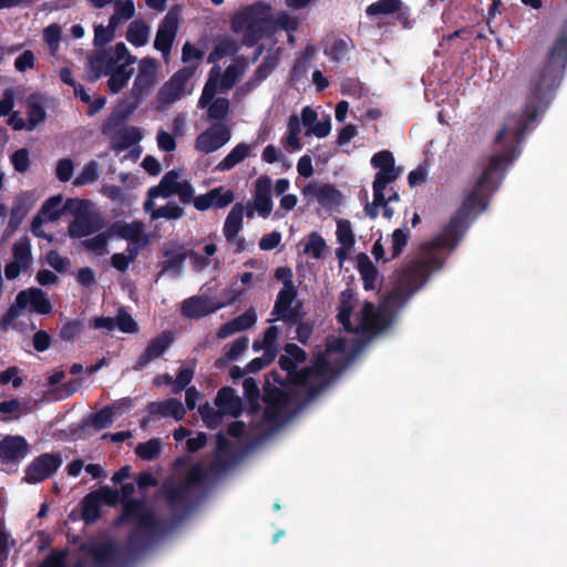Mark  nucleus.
I'll return each mask as SVG.
<instances>
[{
	"label": "nucleus",
	"instance_id": "5",
	"mask_svg": "<svg viewBox=\"0 0 567 567\" xmlns=\"http://www.w3.org/2000/svg\"><path fill=\"white\" fill-rule=\"evenodd\" d=\"M135 58L131 55L124 43H117L114 49L105 50L90 60L91 73L89 80L96 81L104 74L131 66Z\"/></svg>",
	"mask_w": 567,
	"mask_h": 567
},
{
	"label": "nucleus",
	"instance_id": "31",
	"mask_svg": "<svg viewBox=\"0 0 567 567\" xmlns=\"http://www.w3.org/2000/svg\"><path fill=\"white\" fill-rule=\"evenodd\" d=\"M357 267L358 271L363 281V287L365 290H373L377 285L378 279V270L369 256L364 252H360L357 256Z\"/></svg>",
	"mask_w": 567,
	"mask_h": 567
},
{
	"label": "nucleus",
	"instance_id": "35",
	"mask_svg": "<svg viewBox=\"0 0 567 567\" xmlns=\"http://www.w3.org/2000/svg\"><path fill=\"white\" fill-rule=\"evenodd\" d=\"M182 20L181 7H173L164 17L156 35H176Z\"/></svg>",
	"mask_w": 567,
	"mask_h": 567
},
{
	"label": "nucleus",
	"instance_id": "48",
	"mask_svg": "<svg viewBox=\"0 0 567 567\" xmlns=\"http://www.w3.org/2000/svg\"><path fill=\"white\" fill-rule=\"evenodd\" d=\"M324 249L326 241L322 236L317 231L310 233L303 252L310 255L313 259H320L322 258Z\"/></svg>",
	"mask_w": 567,
	"mask_h": 567
},
{
	"label": "nucleus",
	"instance_id": "6",
	"mask_svg": "<svg viewBox=\"0 0 567 567\" xmlns=\"http://www.w3.org/2000/svg\"><path fill=\"white\" fill-rule=\"evenodd\" d=\"M158 63L153 58H144L140 61L137 75L130 91V103L133 107L144 101L157 84Z\"/></svg>",
	"mask_w": 567,
	"mask_h": 567
},
{
	"label": "nucleus",
	"instance_id": "52",
	"mask_svg": "<svg viewBox=\"0 0 567 567\" xmlns=\"http://www.w3.org/2000/svg\"><path fill=\"white\" fill-rule=\"evenodd\" d=\"M83 321L79 319H74L71 321L65 322L59 332V337L61 340L66 342H73L76 338L81 336L83 332Z\"/></svg>",
	"mask_w": 567,
	"mask_h": 567
},
{
	"label": "nucleus",
	"instance_id": "51",
	"mask_svg": "<svg viewBox=\"0 0 567 567\" xmlns=\"http://www.w3.org/2000/svg\"><path fill=\"white\" fill-rule=\"evenodd\" d=\"M229 113V100L226 97H216L207 109V116L209 120L221 121L225 120Z\"/></svg>",
	"mask_w": 567,
	"mask_h": 567
},
{
	"label": "nucleus",
	"instance_id": "59",
	"mask_svg": "<svg viewBox=\"0 0 567 567\" xmlns=\"http://www.w3.org/2000/svg\"><path fill=\"white\" fill-rule=\"evenodd\" d=\"M16 544V539H13L10 533L6 529L4 520L0 519V563L8 559L10 548L14 547Z\"/></svg>",
	"mask_w": 567,
	"mask_h": 567
},
{
	"label": "nucleus",
	"instance_id": "62",
	"mask_svg": "<svg viewBox=\"0 0 567 567\" xmlns=\"http://www.w3.org/2000/svg\"><path fill=\"white\" fill-rule=\"evenodd\" d=\"M193 377H194L193 368L179 369L176 378L173 380L172 392L174 394H178L183 390L187 389V385L192 382Z\"/></svg>",
	"mask_w": 567,
	"mask_h": 567
},
{
	"label": "nucleus",
	"instance_id": "7",
	"mask_svg": "<svg viewBox=\"0 0 567 567\" xmlns=\"http://www.w3.org/2000/svg\"><path fill=\"white\" fill-rule=\"evenodd\" d=\"M284 350L286 354L279 357L278 364L282 371L287 372L286 380H282L277 371H272L271 377L274 381L281 385L292 384L302 386V383L299 382L298 374L300 370L297 369V365L306 361V351L296 343H286Z\"/></svg>",
	"mask_w": 567,
	"mask_h": 567
},
{
	"label": "nucleus",
	"instance_id": "16",
	"mask_svg": "<svg viewBox=\"0 0 567 567\" xmlns=\"http://www.w3.org/2000/svg\"><path fill=\"white\" fill-rule=\"evenodd\" d=\"M174 337L171 331H163L159 336L153 338L143 353L137 358L133 369L143 370L151 361L159 358L173 343Z\"/></svg>",
	"mask_w": 567,
	"mask_h": 567
},
{
	"label": "nucleus",
	"instance_id": "25",
	"mask_svg": "<svg viewBox=\"0 0 567 567\" xmlns=\"http://www.w3.org/2000/svg\"><path fill=\"white\" fill-rule=\"evenodd\" d=\"M257 321V315L254 309H249L237 316L233 320L221 324L217 330V338L225 339L236 332L250 329Z\"/></svg>",
	"mask_w": 567,
	"mask_h": 567
},
{
	"label": "nucleus",
	"instance_id": "55",
	"mask_svg": "<svg viewBox=\"0 0 567 567\" xmlns=\"http://www.w3.org/2000/svg\"><path fill=\"white\" fill-rule=\"evenodd\" d=\"M90 205L91 202L89 199L69 198L62 205V215L72 214L74 218H76L78 216L87 213Z\"/></svg>",
	"mask_w": 567,
	"mask_h": 567
},
{
	"label": "nucleus",
	"instance_id": "53",
	"mask_svg": "<svg viewBox=\"0 0 567 567\" xmlns=\"http://www.w3.org/2000/svg\"><path fill=\"white\" fill-rule=\"evenodd\" d=\"M337 239L340 245L346 247H353L355 238L352 231L351 223L348 219H339L337 221Z\"/></svg>",
	"mask_w": 567,
	"mask_h": 567
},
{
	"label": "nucleus",
	"instance_id": "45",
	"mask_svg": "<svg viewBox=\"0 0 567 567\" xmlns=\"http://www.w3.org/2000/svg\"><path fill=\"white\" fill-rule=\"evenodd\" d=\"M410 239V230L408 228H398L392 233V251L384 262L398 258L406 247Z\"/></svg>",
	"mask_w": 567,
	"mask_h": 567
},
{
	"label": "nucleus",
	"instance_id": "40",
	"mask_svg": "<svg viewBox=\"0 0 567 567\" xmlns=\"http://www.w3.org/2000/svg\"><path fill=\"white\" fill-rule=\"evenodd\" d=\"M287 402L286 394L282 392H279L277 398L272 401H268L267 405L262 412V419L265 422L268 423H275L277 422L281 414H282V408Z\"/></svg>",
	"mask_w": 567,
	"mask_h": 567
},
{
	"label": "nucleus",
	"instance_id": "33",
	"mask_svg": "<svg viewBox=\"0 0 567 567\" xmlns=\"http://www.w3.org/2000/svg\"><path fill=\"white\" fill-rule=\"evenodd\" d=\"M250 152H251L250 145H248L246 143H239L228 153V155L223 161H220L218 163L216 168L221 172L230 171L237 164H239L246 157H248Z\"/></svg>",
	"mask_w": 567,
	"mask_h": 567
},
{
	"label": "nucleus",
	"instance_id": "39",
	"mask_svg": "<svg viewBox=\"0 0 567 567\" xmlns=\"http://www.w3.org/2000/svg\"><path fill=\"white\" fill-rule=\"evenodd\" d=\"M401 9V0H379L367 8V14L370 17H381L398 12Z\"/></svg>",
	"mask_w": 567,
	"mask_h": 567
},
{
	"label": "nucleus",
	"instance_id": "44",
	"mask_svg": "<svg viewBox=\"0 0 567 567\" xmlns=\"http://www.w3.org/2000/svg\"><path fill=\"white\" fill-rule=\"evenodd\" d=\"M112 238L109 235V228L104 233H100L96 236L82 240V246L89 250L95 252L97 256H103L107 251V241Z\"/></svg>",
	"mask_w": 567,
	"mask_h": 567
},
{
	"label": "nucleus",
	"instance_id": "10",
	"mask_svg": "<svg viewBox=\"0 0 567 567\" xmlns=\"http://www.w3.org/2000/svg\"><path fill=\"white\" fill-rule=\"evenodd\" d=\"M230 128L223 122H216L202 132L195 141V147L204 154L213 153L230 140Z\"/></svg>",
	"mask_w": 567,
	"mask_h": 567
},
{
	"label": "nucleus",
	"instance_id": "8",
	"mask_svg": "<svg viewBox=\"0 0 567 567\" xmlns=\"http://www.w3.org/2000/svg\"><path fill=\"white\" fill-rule=\"evenodd\" d=\"M296 296V288L280 289L271 312L274 316H276V318L270 319L269 322H272L275 320H282L288 326H295L296 323H298V321L302 319L305 313L301 312L300 303L292 306Z\"/></svg>",
	"mask_w": 567,
	"mask_h": 567
},
{
	"label": "nucleus",
	"instance_id": "46",
	"mask_svg": "<svg viewBox=\"0 0 567 567\" xmlns=\"http://www.w3.org/2000/svg\"><path fill=\"white\" fill-rule=\"evenodd\" d=\"M161 451L162 445L158 439H151L144 443H140L135 449L136 455L145 461H153L157 458Z\"/></svg>",
	"mask_w": 567,
	"mask_h": 567
},
{
	"label": "nucleus",
	"instance_id": "3",
	"mask_svg": "<svg viewBox=\"0 0 567 567\" xmlns=\"http://www.w3.org/2000/svg\"><path fill=\"white\" fill-rule=\"evenodd\" d=\"M233 27L238 33L291 32L297 30L298 20L286 13H279L275 17L269 6L259 3L238 12L233 19Z\"/></svg>",
	"mask_w": 567,
	"mask_h": 567
},
{
	"label": "nucleus",
	"instance_id": "42",
	"mask_svg": "<svg viewBox=\"0 0 567 567\" xmlns=\"http://www.w3.org/2000/svg\"><path fill=\"white\" fill-rule=\"evenodd\" d=\"M133 72L134 69L128 66L122 70H117L113 73H109L107 75L110 78L107 81V87L110 92L118 93L120 91H122L127 85V82L131 79Z\"/></svg>",
	"mask_w": 567,
	"mask_h": 567
},
{
	"label": "nucleus",
	"instance_id": "24",
	"mask_svg": "<svg viewBox=\"0 0 567 567\" xmlns=\"http://www.w3.org/2000/svg\"><path fill=\"white\" fill-rule=\"evenodd\" d=\"M215 404L224 415L238 417L243 412L241 399L236 395L235 390L230 386H223L218 390Z\"/></svg>",
	"mask_w": 567,
	"mask_h": 567
},
{
	"label": "nucleus",
	"instance_id": "36",
	"mask_svg": "<svg viewBox=\"0 0 567 567\" xmlns=\"http://www.w3.org/2000/svg\"><path fill=\"white\" fill-rule=\"evenodd\" d=\"M101 502L93 492L86 494L82 501V519L92 524L101 517Z\"/></svg>",
	"mask_w": 567,
	"mask_h": 567
},
{
	"label": "nucleus",
	"instance_id": "37",
	"mask_svg": "<svg viewBox=\"0 0 567 567\" xmlns=\"http://www.w3.org/2000/svg\"><path fill=\"white\" fill-rule=\"evenodd\" d=\"M136 109L137 107H133V104L128 102L125 110L112 112L101 126L102 134L109 135L113 130L122 125L128 115Z\"/></svg>",
	"mask_w": 567,
	"mask_h": 567
},
{
	"label": "nucleus",
	"instance_id": "63",
	"mask_svg": "<svg viewBox=\"0 0 567 567\" xmlns=\"http://www.w3.org/2000/svg\"><path fill=\"white\" fill-rule=\"evenodd\" d=\"M95 496L99 498L101 504L107 506H115L120 504V493L117 489L111 488L110 486H101L99 489L93 491Z\"/></svg>",
	"mask_w": 567,
	"mask_h": 567
},
{
	"label": "nucleus",
	"instance_id": "30",
	"mask_svg": "<svg viewBox=\"0 0 567 567\" xmlns=\"http://www.w3.org/2000/svg\"><path fill=\"white\" fill-rule=\"evenodd\" d=\"M244 209L241 203H236L226 217L223 231L228 241H233L243 228Z\"/></svg>",
	"mask_w": 567,
	"mask_h": 567
},
{
	"label": "nucleus",
	"instance_id": "9",
	"mask_svg": "<svg viewBox=\"0 0 567 567\" xmlns=\"http://www.w3.org/2000/svg\"><path fill=\"white\" fill-rule=\"evenodd\" d=\"M62 464L59 454L43 453L35 457L27 467L24 481L37 484L53 476Z\"/></svg>",
	"mask_w": 567,
	"mask_h": 567
},
{
	"label": "nucleus",
	"instance_id": "54",
	"mask_svg": "<svg viewBox=\"0 0 567 567\" xmlns=\"http://www.w3.org/2000/svg\"><path fill=\"white\" fill-rule=\"evenodd\" d=\"M10 162L18 173H27L31 167L29 150L25 147L17 150L11 154Z\"/></svg>",
	"mask_w": 567,
	"mask_h": 567
},
{
	"label": "nucleus",
	"instance_id": "58",
	"mask_svg": "<svg viewBox=\"0 0 567 567\" xmlns=\"http://www.w3.org/2000/svg\"><path fill=\"white\" fill-rule=\"evenodd\" d=\"M199 413L202 415L204 423L209 429L217 427L220 424L221 417L224 415L218 408L216 410L208 403H205L199 408Z\"/></svg>",
	"mask_w": 567,
	"mask_h": 567
},
{
	"label": "nucleus",
	"instance_id": "22",
	"mask_svg": "<svg viewBox=\"0 0 567 567\" xmlns=\"http://www.w3.org/2000/svg\"><path fill=\"white\" fill-rule=\"evenodd\" d=\"M334 374V369L324 353L315 357L311 367L300 369L298 374L299 382L302 386L308 385L312 378L324 379Z\"/></svg>",
	"mask_w": 567,
	"mask_h": 567
},
{
	"label": "nucleus",
	"instance_id": "61",
	"mask_svg": "<svg viewBox=\"0 0 567 567\" xmlns=\"http://www.w3.org/2000/svg\"><path fill=\"white\" fill-rule=\"evenodd\" d=\"M371 165L379 171L398 168L392 152L388 150L375 153L371 158Z\"/></svg>",
	"mask_w": 567,
	"mask_h": 567
},
{
	"label": "nucleus",
	"instance_id": "26",
	"mask_svg": "<svg viewBox=\"0 0 567 567\" xmlns=\"http://www.w3.org/2000/svg\"><path fill=\"white\" fill-rule=\"evenodd\" d=\"M178 178L179 174L175 169L168 171L164 174L158 185L148 189L147 196L168 198L175 195L181 184Z\"/></svg>",
	"mask_w": 567,
	"mask_h": 567
},
{
	"label": "nucleus",
	"instance_id": "38",
	"mask_svg": "<svg viewBox=\"0 0 567 567\" xmlns=\"http://www.w3.org/2000/svg\"><path fill=\"white\" fill-rule=\"evenodd\" d=\"M238 47L231 38H224L218 44L215 45L213 51L208 54L207 62L216 63L223 58L234 55Z\"/></svg>",
	"mask_w": 567,
	"mask_h": 567
},
{
	"label": "nucleus",
	"instance_id": "56",
	"mask_svg": "<svg viewBox=\"0 0 567 567\" xmlns=\"http://www.w3.org/2000/svg\"><path fill=\"white\" fill-rule=\"evenodd\" d=\"M99 179V165L95 161H91L83 167L82 172L74 179L75 186H82L94 183Z\"/></svg>",
	"mask_w": 567,
	"mask_h": 567
},
{
	"label": "nucleus",
	"instance_id": "17",
	"mask_svg": "<svg viewBox=\"0 0 567 567\" xmlns=\"http://www.w3.org/2000/svg\"><path fill=\"white\" fill-rule=\"evenodd\" d=\"M18 306L25 309L29 307L31 312L38 315H49L53 309L47 293L37 287L21 290L18 293Z\"/></svg>",
	"mask_w": 567,
	"mask_h": 567
},
{
	"label": "nucleus",
	"instance_id": "13",
	"mask_svg": "<svg viewBox=\"0 0 567 567\" xmlns=\"http://www.w3.org/2000/svg\"><path fill=\"white\" fill-rule=\"evenodd\" d=\"M192 76L188 69H182L164 83L157 93V101L162 105H171L185 94V86Z\"/></svg>",
	"mask_w": 567,
	"mask_h": 567
},
{
	"label": "nucleus",
	"instance_id": "23",
	"mask_svg": "<svg viewBox=\"0 0 567 567\" xmlns=\"http://www.w3.org/2000/svg\"><path fill=\"white\" fill-rule=\"evenodd\" d=\"M165 258L159 262L161 272L171 271L175 276H179L185 260L188 258V250L179 244L166 247L163 250Z\"/></svg>",
	"mask_w": 567,
	"mask_h": 567
},
{
	"label": "nucleus",
	"instance_id": "32",
	"mask_svg": "<svg viewBox=\"0 0 567 567\" xmlns=\"http://www.w3.org/2000/svg\"><path fill=\"white\" fill-rule=\"evenodd\" d=\"M143 135L138 127L126 126L122 128L112 143V148L117 152L125 151L131 146L137 144Z\"/></svg>",
	"mask_w": 567,
	"mask_h": 567
},
{
	"label": "nucleus",
	"instance_id": "14",
	"mask_svg": "<svg viewBox=\"0 0 567 567\" xmlns=\"http://www.w3.org/2000/svg\"><path fill=\"white\" fill-rule=\"evenodd\" d=\"M105 227V219L97 212H87L74 218L68 228L71 238H83Z\"/></svg>",
	"mask_w": 567,
	"mask_h": 567
},
{
	"label": "nucleus",
	"instance_id": "12",
	"mask_svg": "<svg viewBox=\"0 0 567 567\" xmlns=\"http://www.w3.org/2000/svg\"><path fill=\"white\" fill-rule=\"evenodd\" d=\"M271 178L267 175L260 176L256 181L254 202L252 204L248 203L246 206V215L248 218L254 216V210L262 217H268L272 210V199H271Z\"/></svg>",
	"mask_w": 567,
	"mask_h": 567
},
{
	"label": "nucleus",
	"instance_id": "28",
	"mask_svg": "<svg viewBox=\"0 0 567 567\" xmlns=\"http://www.w3.org/2000/svg\"><path fill=\"white\" fill-rule=\"evenodd\" d=\"M143 233V225L140 221L125 223L114 221L109 226V235L125 240L137 241Z\"/></svg>",
	"mask_w": 567,
	"mask_h": 567
},
{
	"label": "nucleus",
	"instance_id": "15",
	"mask_svg": "<svg viewBox=\"0 0 567 567\" xmlns=\"http://www.w3.org/2000/svg\"><path fill=\"white\" fill-rule=\"evenodd\" d=\"M234 199L235 194L231 189L218 186L206 194L196 196L194 198V207L199 212H205L209 208L220 209L230 205Z\"/></svg>",
	"mask_w": 567,
	"mask_h": 567
},
{
	"label": "nucleus",
	"instance_id": "27",
	"mask_svg": "<svg viewBox=\"0 0 567 567\" xmlns=\"http://www.w3.org/2000/svg\"><path fill=\"white\" fill-rule=\"evenodd\" d=\"M316 55V48L312 44H308L302 52L297 56L293 66L290 71V81L293 83L300 82L306 78L310 64Z\"/></svg>",
	"mask_w": 567,
	"mask_h": 567
},
{
	"label": "nucleus",
	"instance_id": "43",
	"mask_svg": "<svg viewBox=\"0 0 567 567\" xmlns=\"http://www.w3.org/2000/svg\"><path fill=\"white\" fill-rule=\"evenodd\" d=\"M115 405H106L90 415V424L96 430H103L113 424Z\"/></svg>",
	"mask_w": 567,
	"mask_h": 567
},
{
	"label": "nucleus",
	"instance_id": "60",
	"mask_svg": "<svg viewBox=\"0 0 567 567\" xmlns=\"http://www.w3.org/2000/svg\"><path fill=\"white\" fill-rule=\"evenodd\" d=\"M28 125L27 130L32 131L35 128L38 124L44 121L45 118V110L44 107L37 102H29L28 104Z\"/></svg>",
	"mask_w": 567,
	"mask_h": 567
},
{
	"label": "nucleus",
	"instance_id": "41",
	"mask_svg": "<svg viewBox=\"0 0 567 567\" xmlns=\"http://www.w3.org/2000/svg\"><path fill=\"white\" fill-rule=\"evenodd\" d=\"M12 257L22 264V267H30L32 262L31 244L28 237H21L13 244Z\"/></svg>",
	"mask_w": 567,
	"mask_h": 567
},
{
	"label": "nucleus",
	"instance_id": "4",
	"mask_svg": "<svg viewBox=\"0 0 567 567\" xmlns=\"http://www.w3.org/2000/svg\"><path fill=\"white\" fill-rule=\"evenodd\" d=\"M208 478V471L203 465L195 464L187 471L183 482L173 485H164L165 501L174 517L173 522L167 520L171 526L167 533L189 513L192 507L190 488L206 485Z\"/></svg>",
	"mask_w": 567,
	"mask_h": 567
},
{
	"label": "nucleus",
	"instance_id": "34",
	"mask_svg": "<svg viewBox=\"0 0 567 567\" xmlns=\"http://www.w3.org/2000/svg\"><path fill=\"white\" fill-rule=\"evenodd\" d=\"M402 173V168H392L378 171L374 181L372 183L373 197L381 198V194H384L386 186L395 182Z\"/></svg>",
	"mask_w": 567,
	"mask_h": 567
},
{
	"label": "nucleus",
	"instance_id": "64",
	"mask_svg": "<svg viewBox=\"0 0 567 567\" xmlns=\"http://www.w3.org/2000/svg\"><path fill=\"white\" fill-rule=\"evenodd\" d=\"M37 567H66V553L54 549Z\"/></svg>",
	"mask_w": 567,
	"mask_h": 567
},
{
	"label": "nucleus",
	"instance_id": "19",
	"mask_svg": "<svg viewBox=\"0 0 567 567\" xmlns=\"http://www.w3.org/2000/svg\"><path fill=\"white\" fill-rule=\"evenodd\" d=\"M146 410L148 416L142 420V427H145L151 422V420L157 416H173L176 421H179L185 415V409L183 404L176 399L150 402L146 406Z\"/></svg>",
	"mask_w": 567,
	"mask_h": 567
},
{
	"label": "nucleus",
	"instance_id": "21",
	"mask_svg": "<svg viewBox=\"0 0 567 567\" xmlns=\"http://www.w3.org/2000/svg\"><path fill=\"white\" fill-rule=\"evenodd\" d=\"M135 13V4L133 0H116L114 2V13L111 16L107 29L103 25L95 27L94 35H106L115 32L120 23L126 22Z\"/></svg>",
	"mask_w": 567,
	"mask_h": 567
},
{
	"label": "nucleus",
	"instance_id": "50",
	"mask_svg": "<svg viewBox=\"0 0 567 567\" xmlns=\"http://www.w3.org/2000/svg\"><path fill=\"white\" fill-rule=\"evenodd\" d=\"M62 196L56 195L48 198L40 210V215H44L50 221H55L62 216Z\"/></svg>",
	"mask_w": 567,
	"mask_h": 567
},
{
	"label": "nucleus",
	"instance_id": "11",
	"mask_svg": "<svg viewBox=\"0 0 567 567\" xmlns=\"http://www.w3.org/2000/svg\"><path fill=\"white\" fill-rule=\"evenodd\" d=\"M82 549L92 558L96 567L117 566L122 554L121 546L112 539L83 546Z\"/></svg>",
	"mask_w": 567,
	"mask_h": 567
},
{
	"label": "nucleus",
	"instance_id": "1",
	"mask_svg": "<svg viewBox=\"0 0 567 567\" xmlns=\"http://www.w3.org/2000/svg\"><path fill=\"white\" fill-rule=\"evenodd\" d=\"M566 65L567 38H557L544 65L529 76L523 113L508 116L495 137V143H505L504 152L491 156L461 207L441 233L429 244L423 245V251L419 257L398 271L393 297L406 301L419 291L431 274L444 265V259L436 250H454L467 230L470 216L481 214L487 208L489 196L497 190L503 179L505 164L513 163L517 157L529 124H533L539 113L550 104L554 92L561 83Z\"/></svg>",
	"mask_w": 567,
	"mask_h": 567
},
{
	"label": "nucleus",
	"instance_id": "57",
	"mask_svg": "<svg viewBox=\"0 0 567 567\" xmlns=\"http://www.w3.org/2000/svg\"><path fill=\"white\" fill-rule=\"evenodd\" d=\"M115 327L124 333H134L138 330L136 321L123 307L118 309Z\"/></svg>",
	"mask_w": 567,
	"mask_h": 567
},
{
	"label": "nucleus",
	"instance_id": "20",
	"mask_svg": "<svg viewBox=\"0 0 567 567\" xmlns=\"http://www.w3.org/2000/svg\"><path fill=\"white\" fill-rule=\"evenodd\" d=\"M29 451V444L23 436H6L0 441V461L2 464L17 463Z\"/></svg>",
	"mask_w": 567,
	"mask_h": 567
},
{
	"label": "nucleus",
	"instance_id": "2",
	"mask_svg": "<svg viewBox=\"0 0 567 567\" xmlns=\"http://www.w3.org/2000/svg\"><path fill=\"white\" fill-rule=\"evenodd\" d=\"M134 492L133 483L121 486L118 493L122 512L117 522L121 525H134L126 538V549L140 554L166 535L171 526L167 519L158 517L143 499L133 498Z\"/></svg>",
	"mask_w": 567,
	"mask_h": 567
},
{
	"label": "nucleus",
	"instance_id": "18",
	"mask_svg": "<svg viewBox=\"0 0 567 567\" xmlns=\"http://www.w3.org/2000/svg\"><path fill=\"white\" fill-rule=\"evenodd\" d=\"M225 303H214L206 296H193L185 299L182 303V316L188 319H202L223 308Z\"/></svg>",
	"mask_w": 567,
	"mask_h": 567
},
{
	"label": "nucleus",
	"instance_id": "47",
	"mask_svg": "<svg viewBox=\"0 0 567 567\" xmlns=\"http://www.w3.org/2000/svg\"><path fill=\"white\" fill-rule=\"evenodd\" d=\"M340 192L330 184H324L317 189L316 197L323 207L338 205L340 203Z\"/></svg>",
	"mask_w": 567,
	"mask_h": 567
},
{
	"label": "nucleus",
	"instance_id": "29",
	"mask_svg": "<svg viewBox=\"0 0 567 567\" xmlns=\"http://www.w3.org/2000/svg\"><path fill=\"white\" fill-rule=\"evenodd\" d=\"M30 207L31 205L27 193H21L14 198L8 221V229L11 233L19 228L28 212L30 210Z\"/></svg>",
	"mask_w": 567,
	"mask_h": 567
},
{
	"label": "nucleus",
	"instance_id": "49",
	"mask_svg": "<svg viewBox=\"0 0 567 567\" xmlns=\"http://www.w3.org/2000/svg\"><path fill=\"white\" fill-rule=\"evenodd\" d=\"M184 216V209L175 202H168L166 205L154 209L151 214L152 219L165 218L167 220L179 219Z\"/></svg>",
	"mask_w": 567,
	"mask_h": 567
}]
</instances>
